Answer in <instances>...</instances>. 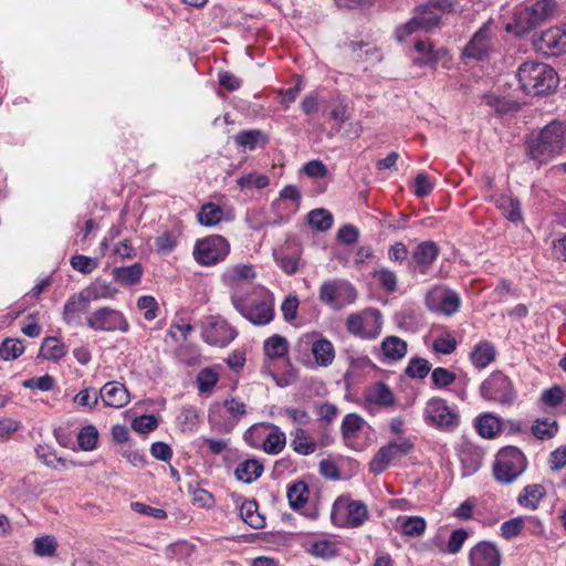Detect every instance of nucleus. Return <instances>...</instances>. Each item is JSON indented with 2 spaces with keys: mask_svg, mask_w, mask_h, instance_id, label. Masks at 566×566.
Masks as SVG:
<instances>
[{
  "mask_svg": "<svg viewBox=\"0 0 566 566\" xmlns=\"http://www.w3.org/2000/svg\"><path fill=\"white\" fill-rule=\"evenodd\" d=\"M566 146V123L554 119L525 139V155L537 166L559 156Z\"/></svg>",
  "mask_w": 566,
  "mask_h": 566,
  "instance_id": "1",
  "label": "nucleus"
},
{
  "mask_svg": "<svg viewBox=\"0 0 566 566\" xmlns=\"http://www.w3.org/2000/svg\"><path fill=\"white\" fill-rule=\"evenodd\" d=\"M453 10L450 0H429L413 9V17L395 30V38L401 42L411 34L423 31L430 32L440 27L442 14Z\"/></svg>",
  "mask_w": 566,
  "mask_h": 566,
  "instance_id": "2",
  "label": "nucleus"
},
{
  "mask_svg": "<svg viewBox=\"0 0 566 566\" xmlns=\"http://www.w3.org/2000/svg\"><path fill=\"white\" fill-rule=\"evenodd\" d=\"M517 80L521 88L533 96H544L553 93L559 78L556 71L548 64L537 61H525L517 69Z\"/></svg>",
  "mask_w": 566,
  "mask_h": 566,
  "instance_id": "3",
  "label": "nucleus"
},
{
  "mask_svg": "<svg viewBox=\"0 0 566 566\" xmlns=\"http://www.w3.org/2000/svg\"><path fill=\"white\" fill-rule=\"evenodd\" d=\"M233 308L254 326H266L275 317L274 296L272 293L258 294L254 290L250 294L231 297Z\"/></svg>",
  "mask_w": 566,
  "mask_h": 566,
  "instance_id": "4",
  "label": "nucleus"
},
{
  "mask_svg": "<svg viewBox=\"0 0 566 566\" xmlns=\"http://www.w3.org/2000/svg\"><path fill=\"white\" fill-rule=\"evenodd\" d=\"M556 10L554 0H537L532 4L515 9L513 21L505 25L507 33L523 36L547 22Z\"/></svg>",
  "mask_w": 566,
  "mask_h": 566,
  "instance_id": "5",
  "label": "nucleus"
},
{
  "mask_svg": "<svg viewBox=\"0 0 566 566\" xmlns=\"http://www.w3.org/2000/svg\"><path fill=\"white\" fill-rule=\"evenodd\" d=\"M527 468L524 453L516 447L502 448L493 463V476L500 484L513 483Z\"/></svg>",
  "mask_w": 566,
  "mask_h": 566,
  "instance_id": "6",
  "label": "nucleus"
},
{
  "mask_svg": "<svg viewBox=\"0 0 566 566\" xmlns=\"http://www.w3.org/2000/svg\"><path fill=\"white\" fill-rule=\"evenodd\" d=\"M245 441L253 448H262L268 454H279L286 444V436L280 427L261 422L253 424L244 434Z\"/></svg>",
  "mask_w": 566,
  "mask_h": 566,
  "instance_id": "7",
  "label": "nucleus"
},
{
  "mask_svg": "<svg viewBox=\"0 0 566 566\" xmlns=\"http://www.w3.org/2000/svg\"><path fill=\"white\" fill-rule=\"evenodd\" d=\"M481 397L501 406H512L517 391L512 379L501 370L492 371L480 386Z\"/></svg>",
  "mask_w": 566,
  "mask_h": 566,
  "instance_id": "8",
  "label": "nucleus"
},
{
  "mask_svg": "<svg viewBox=\"0 0 566 566\" xmlns=\"http://www.w3.org/2000/svg\"><path fill=\"white\" fill-rule=\"evenodd\" d=\"M368 516V509L364 502L347 496L337 497L331 512V518L338 527H359Z\"/></svg>",
  "mask_w": 566,
  "mask_h": 566,
  "instance_id": "9",
  "label": "nucleus"
},
{
  "mask_svg": "<svg viewBox=\"0 0 566 566\" xmlns=\"http://www.w3.org/2000/svg\"><path fill=\"white\" fill-rule=\"evenodd\" d=\"M229 241L220 234L198 239L193 247V259L202 266H212L226 260L230 253Z\"/></svg>",
  "mask_w": 566,
  "mask_h": 566,
  "instance_id": "10",
  "label": "nucleus"
},
{
  "mask_svg": "<svg viewBox=\"0 0 566 566\" xmlns=\"http://www.w3.org/2000/svg\"><path fill=\"white\" fill-rule=\"evenodd\" d=\"M423 420L430 427L451 432L458 428L460 416L455 408L450 407L444 399L433 397L426 403Z\"/></svg>",
  "mask_w": 566,
  "mask_h": 566,
  "instance_id": "11",
  "label": "nucleus"
},
{
  "mask_svg": "<svg viewBox=\"0 0 566 566\" xmlns=\"http://www.w3.org/2000/svg\"><path fill=\"white\" fill-rule=\"evenodd\" d=\"M345 325L347 332L356 337L375 339L381 332V313L377 308H367L359 313H352L347 316Z\"/></svg>",
  "mask_w": 566,
  "mask_h": 566,
  "instance_id": "12",
  "label": "nucleus"
},
{
  "mask_svg": "<svg viewBox=\"0 0 566 566\" xmlns=\"http://www.w3.org/2000/svg\"><path fill=\"white\" fill-rule=\"evenodd\" d=\"M256 279V271L252 264L239 263L231 265L224 270L221 275V282L230 291V298L234 294L244 296L253 292L254 289L249 286Z\"/></svg>",
  "mask_w": 566,
  "mask_h": 566,
  "instance_id": "13",
  "label": "nucleus"
},
{
  "mask_svg": "<svg viewBox=\"0 0 566 566\" xmlns=\"http://www.w3.org/2000/svg\"><path fill=\"white\" fill-rule=\"evenodd\" d=\"M424 304L432 313L452 316L459 312L462 301L458 292L444 285H434L426 293Z\"/></svg>",
  "mask_w": 566,
  "mask_h": 566,
  "instance_id": "14",
  "label": "nucleus"
},
{
  "mask_svg": "<svg viewBox=\"0 0 566 566\" xmlns=\"http://www.w3.org/2000/svg\"><path fill=\"white\" fill-rule=\"evenodd\" d=\"M318 297L328 306L342 308L356 302L357 291L348 281L331 280L322 283Z\"/></svg>",
  "mask_w": 566,
  "mask_h": 566,
  "instance_id": "15",
  "label": "nucleus"
},
{
  "mask_svg": "<svg viewBox=\"0 0 566 566\" xmlns=\"http://www.w3.org/2000/svg\"><path fill=\"white\" fill-rule=\"evenodd\" d=\"M415 444L409 439L390 441L382 446L369 462V471L374 474L382 473L395 460L413 451Z\"/></svg>",
  "mask_w": 566,
  "mask_h": 566,
  "instance_id": "16",
  "label": "nucleus"
},
{
  "mask_svg": "<svg viewBox=\"0 0 566 566\" xmlns=\"http://www.w3.org/2000/svg\"><path fill=\"white\" fill-rule=\"evenodd\" d=\"M86 325L95 332H115L126 333L129 324L124 314L115 308L103 306L92 312L86 317Z\"/></svg>",
  "mask_w": 566,
  "mask_h": 566,
  "instance_id": "17",
  "label": "nucleus"
},
{
  "mask_svg": "<svg viewBox=\"0 0 566 566\" xmlns=\"http://www.w3.org/2000/svg\"><path fill=\"white\" fill-rule=\"evenodd\" d=\"M201 336L209 345L224 347L238 336V331L226 318L210 316L207 318Z\"/></svg>",
  "mask_w": 566,
  "mask_h": 566,
  "instance_id": "18",
  "label": "nucleus"
},
{
  "mask_svg": "<svg viewBox=\"0 0 566 566\" xmlns=\"http://www.w3.org/2000/svg\"><path fill=\"white\" fill-rule=\"evenodd\" d=\"M494 44L491 23H484L464 46L462 55L475 61L488 60L494 51Z\"/></svg>",
  "mask_w": 566,
  "mask_h": 566,
  "instance_id": "19",
  "label": "nucleus"
},
{
  "mask_svg": "<svg viewBox=\"0 0 566 566\" xmlns=\"http://www.w3.org/2000/svg\"><path fill=\"white\" fill-rule=\"evenodd\" d=\"M317 336L316 333L303 335L298 339V346L310 348L317 366L326 368L335 359V347L331 340Z\"/></svg>",
  "mask_w": 566,
  "mask_h": 566,
  "instance_id": "20",
  "label": "nucleus"
},
{
  "mask_svg": "<svg viewBox=\"0 0 566 566\" xmlns=\"http://www.w3.org/2000/svg\"><path fill=\"white\" fill-rule=\"evenodd\" d=\"M448 56L449 51L444 46L434 48L429 40H417L415 42L412 63L419 67L437 70L439 63Z\"/></svg>",
  "mask_w": 566,
  "mask_h": 566,
  "instance_id": "21",
  "label": "nucleus"
},
{
  "mask_svg": "<svg viewBox=\"0 0 566 566\" xmlns=\"http://www.w3.org/2000/svg\"><path fill=\"white\" fill-rule=\"evenodd\" d=\"M439 254L440 248L434 241L420 242L411 253L413 270L421 275L428 274Z\"/></svg>",
  "mask_w": 566,
  "mask_h": 566,
  "instance_id": "22",
  "label": "nucleus"
},
{
  "mask_svg": "<svg viewBox=\"0 0 566 566\" xmlns=\"http://www.w3.org/2000/svg\"><path fill=\"white\" fill-rule=\"evenodd\" d=\"M469 562L471 566H501L502 556L495 544L482 541L470 549Z\"/></svg>",
  "mask_w": 566,
  "mask_h": 566,
  "instance_id": "23",
  "label": "nucleus"
},
{
  "mask_svg": "<svg viewBox=\"0 0 566 566\" xmlns=\"http://www.w3.org/2000/svg\"><path fill=\"white\" fill-rule=\"evenodd\" d=\"M458 457L462 465L463 476H471L482 465V450L469 441H464L460 444L458 450Z\"/></svg>",
  "mask_w": 566,
  "mask_h": 566,
  "instance_id": "24",
  "label": "nucleus"
},
{
  "mask_svg": "<svg viewBox=\"0 0 566 566\" xmlns=\"http://www.w3.org/2000/svg\"><path fill=\"white\" fill-rule=\"evenodd\" d=\"M99 397L104 405L113 408H122L129 402V392L124 384L108 381L99 390Z\"/></svg>",
  "mask_w": 566,
  "mask_h": 566,
  "instance_id": "25",
  "label": "nucleus"
},
{
  "mask_svg": "<svg viewBox=\"0 0 566 566\" xmlns=\"http://www.w3.org/2000/svg\"><path fill=\"white\" fill-rule=\"evenodd\" d=\"M90 305L85 295L81 293L72 294L65 302L63 307V319L67 325L82 326L81 313Z\"/></svg>",
  "mask_w": 566,
  "mask_h": 566,
  "instance_id": "26",
  "label": "nucleus"
},
{
  "mask_svg": "<svg viewBox=\"0 0 566 566\" xmlns=\"http://www.w3.org/2000/svg\"><path fill=\"white\" fill-rule=\"evenodd\" d=\"M364 399L368 405H376L379 407H391L395 405V396L384 382H375L369 386L364 392Z\"/></svg>",
  "mask_w": 566,
  "mask_h": 566,
  "instance_id": "27",
  "label": "nucleus"
},
{
  "mask_svg": "<svg viewBox=\"0 0 566 566\" xmlns=\"http://www.w3.org/2000/svg\"><path fill=\"white\" fill-rule=\"evenodd\" d=\"M233 139L237 147L249 150H254L258 147L263 148L270 140L269 135L261 129L240 130Z\"/></svg>",
  "mask_w": 566,
  "mask_h": 566,
  "instance_id": "28",
  "label": "nucleus"
},
{
  "mask_svg": "<svg viewBox=\"0 0 566 566\" xmlns=\"http://www.w3.org/2000/svg\"><path fill=\"white\" fill-rule=\"evenodd\" d=\"M541 50H547L548 54L557 55L566 51V32L553 28L543 32L539 40Z\"/></svg>",
  "mask_w": 566,
  "mask_h": 566,
  "instance_id": "29",
  "label": "nucleus"
},
{
  "mask_svg": "<svg viewBox=\"0 0 566 566\" xmlns=\"http://www.w3.org/2000/svg\"><path fill=\"white\" fill-rule=\"evenodd\" d=\"M496 349L495 346L489 340L479 342L470 353V360L478 369L486 368L495 360Z\"/></svg>",
  "mask_w": 566,
  "mask_h": 566,
  "instance_id": "30",
  "label": "nucleus"
},
{
  "mask_svg": "<svg viewBox=\"0 0 566 566\" xmlns=\"http://www.w3.org/2000/svg\"><path fill=\"white\" fill-rule=\"evenodd\" d=\"M291 448L301 455H310L317 449L315 439L303 428H296L291 431Z\"/></svg>",
  "mask_w": 566,
  "mask_h": 566,
  "instance_id": "31",
  "label": "nucleus"
},
{
  "mask_svg": "<svg viewBox=\"0 0 566 566\" xmlns=\"http://www.w3.org/2000/svg\"><path fill=\"white\" fill-rule=\"evenodd\" d=\"M263 470V464L259 460L248 459L238 464L234 475L239 481L250 484L262 475Z\"/></svg>",
  "mask_w": 566,
  "mask_h": 566,
  "instance_id": "32",
  "label": "nucleus"
},
{
  "mask_svg": "<svg viewBox=\"0 0 566 566\" xmlns=\"http://www.w3.org/2000/svg\"><path fill=\"white\" fill-rule=\"evenodd\" d=\"M144 268L140 263H134L127 266H116L112 271L113 279L123 285H135L142 280Z\"/></svg>",
  "mask_w": 566,
  "mask_h": 566,
  "instance_id": "33",
  "label": "nucleus"
},
{
  "mask_svg": "<svg viewBox=\"0 0 566 566\" xmlns=\"http://www.w3.org/2000/svg\"><path fill=\"white\" fill-rule=\"evenodd\" d=\"M546 489L542 484H528L524 486L521 493L517 496V503L531 510H536L538 507L539 502L546 495Z\"/></svg>",
  "mask_w": 566,
  "mask_h": 566,
  "instance_id": "34",
  "label": "nucleus"
},
{
  "mask_svg": "<svg viewBox=\"0 0 566 566\" xmlns=\"http://www.w3.org/2000/svg\"><path fill=\"white\" fill-rule=\"evenodd\" d=\"M478 433L485 439H493L501 431V419L494 413L488 412L475 418L474 423Z\"/></svg>",
  "mask_w": 566,
  "mask_h": 566,
  "instance_id": "35",
  "label": "nucleus"
},
{
  "mask_svg": "<svg viewBox=\"0 0 566 566\" xmlns=\"http://www.w3.org/2000/svg\"><path fill=\"white\" fill-rule=\"evenodd\" d=\"M82 293L91 303L97 300L114 298L118 290L106 281L95 280Z\"/></svg>",
  "mask_w": 566,
  "mask_h": 566,
  "instance_id": "36",
  "label": "nucleus"
},
{
  "mask_svg": "<svg viewBox=\"0 0 566 566\" xmlns=\"http://www.w3.org/2000/svg\"><path fill=\"white\" fill-rule=\"evenodd\" d=\"M381 352L388 360H400L407 354V343L398 336H387L381 342Z\"/></svg>",
  "mask_w": 566,
  "mask_h": 566,
  "instance_id": "37",
  "label": "nucleus"
},
{
  "mask_svg": "<svg viewBox=\"0 0 566 566\" xmlns=\"http://www.w3.org/2000/svg\"><path fill=\"white\" fill-rule=\"evenodd\" d=\"M263 350L271 360L283 358L289 354V342L281 335H272L264 340Z\"/></svg>",
  "mask_w": 566,
  "mask_h": 566,
  "instance_id": "38",
  "label": "nucleus"
},
{
  "mask_svg": "<svg viewBox=\"0 0 566 566\" xmlns=\"http://www.w3.org/2000/svg\"><path fill=\"white\" fill-rule=\"evenodd\" d=\"M308 494L310 490L304 481H296L287 486L286 496L293 510L303 509L307 503Z\"/></svg>",
  "mask_w": 566,
  "mask_h": 566,
  "instance_id": "39",
  "label": "nucleus"
},
{
  "mask_svg": "<svg viewBox=\"0 0 566 566\" xmlns=\"http://www.w3.org/2000/svg\"><path fill=\"white\" fill-rule=\"evenodd\" d=\"M223 210L220 206L213 202H208L201 206L197 213L198 222L203 227H216L223 219Z\"/></svg>",
  "mask_w": 566,
  "mask_h": 566,
  "instance_id": "40",
  "label": "nucleus"
},
{
  "mask_svg": "<svg viewBox=\"0 0 566 566\" xmlns=\"http://www.w3.org/2000/svg\"><path fill=\"white\" fill-rule=\"evenodd\" d=\"M66 345L59 338L53 336L44 338L40 348V356L53 361L63 358L66 355Z\"/></svg>",
  "mask_w": 566,
  "mask_h": 566,
  "instance_id": "41",
  "label": "nucleus"
},
{
  "mask_svg": "<svg viewBox=\"0 0 566 566\" xmlns=\"http://www.w3.org/2000/svg\"><path fill=\"white\" fill-rule=\"evenodd\" d=\"M256 501H245L240 507V516L252 528L259 530L265 525V518L259 513Z\"/></svg>",
  "mask_w": 566,
  "mask_h": 566,
  "instance_id": "42",
  "label": "nucleus"
},
{
  "mask_svg": "<svg viewBox=\"0 0 566 566\" xmlns=\"http://www.w3.org/2000/svg\"><path fill=\"white\" fill-rule=\"evenodd\" d=\"M398 521H400L401 533L409 537H419L427 528V522L421 516H405L399 517Z\"/></svg>",
  "mask_w": 566,
  "mask_h": 566,
  "instance_id": "43",
  "label": "nucleus"
},
{
  "mask_svg": "<svg viewBox=\"0 0 566 566\" xmlns=\"http://www.w3.org/2000/svg\"><path fill=\"white\" fill-rule=\"evenodd\" d=\"M310 226L317 231H327L333 226V216L326 209L318 208L307 214Z\"/></svg>",
  "mask_w": 566,
  "mask_h": 566,
  "instance_id": "44",
  "label": "nucleus"
},
{
  "mask_svg": "<svg viewBox=\"0 0 566 566\" xmlns=\"http://www.w3.org/2000/svg\"><path fill=\"white\" fill-rule=\"evenodd\" d=\"M557 431V422L548 418L537 419L532 426V433L539 440L552 439Z\"/></svg>",
  "mask_w": 566,
  "mask_h": 566,
  "instance_id": "45",
  "label": "nucleus"
},
{
  "mask_svg": "<svg viewBox=\"0 0 566 566\" xmlns=\"http://www.w3.org/2000/svg\"><path fill=\"white\" fill-rule=\"evenodd\" d=\"M373 277L376 279L379 283V285L387 292V293H395L397 291V284L398 279L394 271L381 268L379 270H375L371 273Z\"/></svg>",
  "mask_w": 566,
  "mask_h": 566,
  "instance_id": "46",
  "label": "nucleus"
},
{
  "mask_svg": "<svg viewBox=\"0 0 566 566\" xmlns=\"http://www.w3.org/2000/svg\"><path fill=\"white\" fill-rule=\"evenodd\" d=\"M329 118L333 119L337 129L349 119L347 102L344 97L337 98L329 104Z\"/></svg>",
  "mask_w": 566,
  "mask_h": 566,
  "instance_id": "47",
  "label": "nucleus"
},
{
  "mask_svg": "<svg viewBox=\"0 0 566 566\" xmlns=\"http://www.w3.org/2000/svg\"><path fill=\"white\" fill-rule=\"evenodd\" d=\"M365 420L358 413H348L344 417L340 426L344 438H354L363 429Z\"/></svg>",
  "mask_w": 566,
  "mask_h": 566,
  "instance_id": "48",
  "label": "nucleus"
},
{
  "mask_svg": "<svg viewBox=\"0 0 566 566\" xmlns=\"http://www.w3.org/2000/svg\"><path fill=\"white\" fill-rule=\"evenodd\" d=\"M486 105L494 108L497 114H507L517 109V103L505 97H500L493 94L483 96Z\"/></svg>",
  "mask_w": 566,
  "mask_h": 566,
  "instance_id": "49",
  "label": "nucleus"
},
{
  "mask_svg": "<svg viewBox=\"0 0 566 566\" xmlns=\"http://www.w3.org/2000/svg\"><path fill=\"white\" fill-rule=\"evenodd\" d=\"M98 441V431L93 424L83 427L77 434V442L82 450H94Z\"/></svg>",
  "mask_w": 566,
  "mask_h": 566,
  "instance_id": "50",
  "label": "nucleus"
},
{
  "mask_svg": "<svg viewBox=\"0 0 566 566\" xmlns=\"http://www.w3.org/2000/svg\"><path fill=\"white\" fill-rule=\"evenodd\" d=\"M431 370L430 363L424 358H411L405 369V374L410 378L423 379Z\"/></svg>",
  "mask_w": 566,
  "mask_h": 566,
  "instance_id": "51",
  "label": "nucleus"
},
{
  "mask_svg": "<svg viewBox=\"0 0 566 566\" xmlns=\"http://www.w3.org/2000/svg\"><path fill=\"white\" fill-rule=\"evenodd\" d=\"M24 352L22 340L14 338H6L0 345V356L4 360H12L20 357Z\"/></svg>",
  "mask_w": 566,
  "mask_h": 566,
  "instance_id": "52",
  "label": "nucleus"
},
{
  "mask_svg": "<svg viewBox=\"0 0 566 566\" xmlns=\"http://www.w3.org/2000/svg\"><path fill=\"white\" fill-rule=\"evenodd\" d=\"M219 380V375L212 368H203L197 376L198 390L201 394L210 392Z\"/></svg>",
  "mask_w": 566,
  "mask_h": 566,
  "instance_id": "53",
  "label": "nucleus"
},
{
  "mask_svg": "<svg viewBox=\"0 0 566 566\" xmlns=\"http://www.w3.org/2000/svg\"><path fill=\"white\" fill-rule=\"evenodd\" d=\"M310 552L312 555L324 559L333 558L338 554L337 545L328 539L314 542Z\"/></svg>",
  "mask_w": 566,
  "mask_h": 566,
  "instance_id": "54",
  "label": "nucleus"
},
{
  "mask_svg": "<svg viewBox=\"0 0 566 566\" xmlns=\"http://www.w3.org/2000/svg\"><path fill=\"white\" fill-rule=\"evenodd\" d=\"M468 538L469 532L465 528L460 527L452 531L447 542L444 552L452 555L458 554L462 549V546Z\"/></svg>",
  "mask_w": 566,
  "mask_h": 566,
  "instance_id": "55",
  "label": "nucleus"
},
{
  "mask_svg": "<svg viewBox=\"0 0 566 566\" xmlns=\"http://www.w3.org/2000/svg\"><path fill=\"white\" fill-rule=\"evenodd\" d=\"M56 541L54 537L46 535L34 539V553L39 556H53L56 551Z\"/></svg>",
  "mask_w": 566,
  "mask_h": 566,
  "instance_id": "56",
  "label": "nucleus"
},
{
  "mask_svg": "<svg viewBox=\"0 0 566 566\" xmlns=\"http://www.w3.org/2000/svg\"><path fill=\"white\" fill-rule=\"evenodd\" d=\"M525 520L521 516L505 521L501 525V535L505 539H512L516 537L524 528Z\"/></svg>",
  "mask_w": 566,
  "mask_h": 566,
  "instance_id": "57",
  "label": "nucleus"
},
{
  "mask_svg": "<svg viewBox=\"0 0 566 566\" xmlns=\"http://www.w3.org/2000/svg\"><path fill=\"white\" fill-rule=\"evenodd\" d=\"M455 374L443 367H437L431 371V380L437 388H446L453 384Z\"/></svg>",
  "mask_w": 566,
  "mask_h": 566,
  "instance_id": "58",
  "label": "nucleus"
},
{
  "mask_svg": "<svg viewBox=\"0 0 566 566\" xmlns=\"http://www.w3.org/2000/svg\"><path fill=\"white\" fill-rule=\"evenodd\" d=\"M157 426L158 421L153 415H143L136 417L132 422L133 430L139 433H149L154 431Z\"/></svg>",
  "mask_w": 566,
  "mask_h": 566,
  "instance_id": "59",
  "label": "nucleus"
},
{
  "mask_svg": "<svg viewBox=\"0 0 566 566\" xmlns=\"http://www.w3.org/2000/svg\"><path fill=\"white\" fill-rule=\"evenodd\" d=\"M179 422L182 426V430H193L198 423L199 415L195 407L185 406L182 407L180 415L178 416Z\"/></svg>",
  "mask_w": 566,
  "mask_h": 566,
  "instance_id": "60",
  "label": "nucleus"
},
{
  "mask_svg": "<svg viewBox=\"0 0 566 566\" xmlns=\"http://www.w3.org/2000/svg\"><path fill=\"white\" fill-rule=\"evenodd\" d=\"M137 307L145 311L144 317L146 321H153L157 316L158 303L154 296L143 295L137 300Z\"/></svg>",
  "mask_w": 566,
  "mask_h": 566,
  "instance_id": "61",
  "label": "nucleus"
},
{
  "mask_svg": "<svg viewBox=\"0 0 566 566\" xmlns=\"http://www.w3.org/2000/svg\"><path fill=\"white\" fill-rule=\"evenodd\" d=\"M22 386L24 388L29 389H39L41 391H49L54 386V378L50 375H43L41 377H32L29 379H25L22 382Z\"/></svg>",
  "mask_w": 566,
  "mask_h": 566,
  "instance_id": "62",
  "label": "nucleus"
},
{
  "mask_svg": "<svg viewBox=\"0 0 566 566\" xmlns=\"http://www.w3.org/2000/svg\"><path fill=\"white\" fill-rule=\"evenodd\" d=\"M223 406L235 422L247 415L245 403L238 398L226 399Z\"/></svg>",
  "mask_w": 566,
  "mask_h": 566,
  "instance_id": "63",
  "label": "nucleus"
},
{
  "mask_svg": "<svg viewBox=\"0 0 566 566\" xmlns=\"http://www.w3.org/2000/svg\"><path fill=\"white\" fill-rule=\"evenodd\" d=\"M70 262L74 270L84 274L91 273L97 266L96 260L82 254L72 256Z\"/></svg>",
  "mask_w": 566,
  "mask_h": 566,
  "instance_id": "64",
  "label": "nucleus"
}]
</instances>
